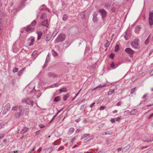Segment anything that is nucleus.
<instances>
[{
    "instance_id": "obj_1",
    "label": "nucleus",
    "mask_w": 153,
    "mask_h": 153,
    "mask_svg": "<svg viewBox=\"0 0 153 153\" xmlns=\"http://www.w3.org/2000/svg\"><path fill=\"white\" fill-rule=\"evenodd\" d=\"M65 35L64 33H61L59 35H58L55 41L56 42L58 43L62 42L65 40Z\"/></svg>"
},
{
    "instance_id": "obj_2",
    "label": "nucleus",
    "mask_w": 153,
    "mask_h": 153,
    "mask_svg": "<svg viewBox=\"0 0 153 153\" xmlns=\"http://www.w3.org/2000/svg\"><path fill=\"white\" fill-rule=\"evenodd\" d=\"M139 40L136 39L131 42L132 47L134 48H138L139 47Z\"/></svg>"
},
{
    "instance_id": "obj_3",
    "label": "nucleus",
    "mask_w": 153,
    "mask_h": 153,
    "mask_svg": "<svg viewBox=\"0 0 153 153\" xmlns=\"http://www.w3.org/2000/svg\"><path fill=\"white\" fill-rule=\"evenodd\" d=\"M149 24L150 25H153V11L149 12Z\"/></svg>"
},
{
    "instance_id": "obj_4",
    "label": "nucleus",
    "mask_w": 153,
    "mask_h": 153,
    "mask_svg": "<svg viewBox=\"0 0 153 153\" xmlns=\"http://www.w3.org/2000/svg\"><path fill=\"white\" fill-rule=\"evenodd\" d=\"M10 103H7L5 106L3 111L2 112V114L3 115H5L6 114L7 112L10 109Z\"/></svg>"
},
{
    "instance_id": "obj_5",
    "label": "nucleus",
    "mask_w": 153,
    "mask_h": 153,
    "mask_svg": "<svg viewBox=\"0 0 153 153\" xmlns=\"http://www.w3.org/2000/svg\"><path fill=\"white\" fill-rule=\"evenodd\" d=\"M99 13L102 16V19L105 17L107 14V12L104 9H100L99 10Z\"/></svg>"
},
{
    "instance_id": "obj_6",
    "label": "nucleus",
    "mask_w": 153,
    "mask_h": 153,
    "mask_svg": "<svg viewBox=\"0 0 153 153\" xmlns=\"http://www.w3.org/2000/svg\"><path fill=\"white\" fill-rule=\"evenodd\" d=\"M126 53H128L131 56H132V55L134 53V51L130 48H127L125 50Z\"/></svg>"
},
{
    "instance_id": "obj_7",
    "label": "nucleus",
    "mask_w": 153,
    "mask_h": 153,
    "mask_svg": "<svg viewBox=\"0 0 153 153\" xmlns=\"http://www.w3.org/2000/svg\"><path fill=\"white\" fill-rule=\"evenodd\" d=\"M26 31L29 33L35 30V28L31 25H29L26 28Z\"/></svg>"
},
{
    "instance_id": "obj_8",
    "label": "nucleus",
    "mask_w": 153,
    "mask_h": 153,
    "mask_svg": "<svg viewBox=\"0 0 153 153\" xmlns=\"http://www.w3.org/2000/svg\"><path fill=\"white\" fill-rule=\"evenodd\" d=\"M42 25L48 27L49 26V24L48 21V19H46L45 20H43L42 22Z\"/></svg>"
},
{
    "instance_id": "obj_9",
    "label": "nucleus",
    "mask_w": 153,
    "mask_h": 153,
    "mask_svg": "<svg viewBox=\"0 0 153 153\" xmlns=\"http://www.w3.org/2000/svg\"><path fill=\"white\" fill-rule=\"evenodd\" d=\"M25 102L27 104L31 105L32 106H33V101H31L30 99L26 98L25 99Z\"/></svg>"
},
{
    "instance_id": "obj_10",
    "label": "nucleus",
    "mask_w": 153,
    "mask_h": 153,
    "mask_svg": "<svg viewBox=\"0 0 153 153\" xmlns=\"http://www.w3.org/2000/svg\"><path fill=\"white\" fill-rule=\"evenodd\" d=\"M28 128L27 127H24L20 132V133L21 134H24L28 131Z\"/></svg>"
},
{
    "instance_id": "obj_11",
    "label": "nucleus",
    "mask_w": 153,
    "mask_h": 153,
    "mask_svg": "<svg viewBox=\"0 0 153 153\" xmlns=\"http://www.w3.org/2000/svg\"><path fill=\"white\" fill-rule=\"evenodd\" d=\"M111 5V2H106L105 4V7L107 9H110Z\"/></svg>"
},
{
    "instance_id": "obj_12",
    "label": "nucleus",
    "mask_w": 153,
    "mask_h": 153,
    "mask_svg": "<svg viewBox=\"0 0 153 153\" xmlns=\"http://www.w3.org/2000/svg\"><path fill=\"white\" fill-rule=\"evenodd\" d=\"M48 76L50 78L52 77L53 78H55L58 77V75L55 74L54 73H50L48 74Z\"/></svg>"
},
{
    "instance_id": "obj_13",
    "label": "nucleus",
    "mask_w": 153,
    "mask_h": 153,
    "mask_svg": "<svg viewBox=\"0 0 153 153\" xmlns=\"http://www.w3.org/2000/svg\"><path fill=\"white\" fill-rule=\"evenodd\" d=\"M3 20L0 17V33H1V30L3 28Z\"/></svg>"
},
{
    "instance_id": "obj_14",
    "label": "nucleus",
    "mask_w": 153,
    "mask_h": 153,
    "mask_svg": "<svg viewBox=\"0 0 153 153\" xmlns=\"http://www.w3.org/2000/svg\"><path fill=\"white\" fill-rule=\"evenodd\" d=\"M36 33L37 34L38 37L37 38V40H39L41 38L42 33L41 31H37Z\"/></svg>"
},
{
    "instance_id": "obj_15",
    "label": "nucleus",
    "mask_w": 153,
    "mask_h": 153,
    "mask_svg": "<svg viewBox=\"0 0 153 153\" xmlns=\"http://www.w3.org/2000/svg\"><path fill=\"white\" fill-rule=\"evenodd\" d=\"M19 49L18 48H17L16 47V45L14 44L13 46V52L16 53L19 51Z\"/></svg>"
},
{
    "instance_id": "obj_16",
    "label": "nucleus",
    "mask_w": 153,
    "mask_h": 153,
    "mask_svg": "<svg viewBox=\"0 0 153 153\" xmlns=\"http://www.w3.org/2000/svg\"><path fill=\"white\" fill-rule=\"evenodd\" d=\"M74 128L72 127L70 128L68 131V134L69 135L71 134L72 133H73V132H74Z\"/></svg>"
},
{
    "instance_id": "obj_17",
    "label": "nucleus",
    "mask_w": 153,
    "mask_h": 153,
    "mask_svg": "<svg viewBox=\"0 0 153 153\" xmlns=\"http://www.w3.org/2000/svg\"><path fill=\"white\" fill-rule=\"evenodd\" d=\"M19 112L22 115L24 113V108L22 106H20L19 107Z\"/></svg>"
},
{
    "instance_id": "obj_18",
    "label": "nucleus",
    "mask_w": 153,
    "mask_h": 153,
    "mask_svg": "<svg viewBox=\"0 0 153 153\" xmlns=\"http://www.w3.org/2000/svg\"><path fill=\"white\" fill-rule=\"evenodd\" d=\"M47 18V14L46 13H43L41 16L40 19L43 20L45 18Z\"/></svg>"
},
{
    "instance_id": "obj_19",
    "label": "nucleus",
    "mask_w": 153,
    "mask_h": 153,
    "mask_svg": "<svg viewBox=\"0 0 153 153\" xmlns=\"http://www.w3.org/2000/svg\"><path fill=\"white\" fill-rule=\"evenodd\" d=\"M137 110L136 109H132L130 112V115L135 114L137 112Z\"/></svg>"
},
{
    "instance_id": "obj_20",
    "label": "nucleus",
    "mask_w": 153,
    "mask_h": 153,
    "mask_svg": "<svg viewBox=\"0 0 153 153\" xmlns=\"http://www.w3.org/2000/svg\"><path fill=\"white\" fill-rule=\"evenodd\" d=\"M24 68L20 70L18 73L17 75L19 76H20L23 73Z\"/></svg>"
},
{
    "instance_id": "obj_21",
    "label": "nucleus",
    "mask_w": 153,
    "mask_h": 153,
    "mask_svg": "<svg viewBox=\"0 0 153 153\" xmlns=\"http://www.w3.org/2000/svg\"><path fill=\"white\" fill-rule=\"evenodd\" d=\"M36 21L35 20H34L31 22V24L30 25L34 27V26L36 25Z\"/></svg>"
},
{
    "instance_id": "obj_22",
    "label": "nucleus",
    "mask_w": 153,
    "mask_h": 153,
    "mask_svg": "<svg viewBox=\"0 0 153 153\" xmlns=\"http://www.w3.org/2000/svg\"><path fill=\"white\" fill-rule=\"evenodd\" d=\"M54 148V147H50L47 149V151L49 153H50L53 149Z\"/></svg>"
},
{
    "instance_id": "obj_23",
    "label": "nucleus",
    "mask_w": 153,
    "mask_h": 153,
    "mask_svg": "<svg viewBox=\"0 0 153 153\" xmlns=\"http://www.w3.org/2000/svg\"><path fill=\"white\" fill-rule=\"evenodd\" d=\"M34 41H35V39L34 38H32L31 39L30 42L29 43V45H32L33 44Z\"/></svg>"
},
{
    "instance_id": "obj_24",
    "label": "nucleus",
    "mask_w": 153,
    "mask_h": 153,
    "mask_svg": "<svg viewBox=\"0 0 153 153\" xmlns=\"http://www.w3.org/2000/svg\"><path fill=\"white\" fill-rule=\"evenodd\" d=\"M129 114H130V112L129 110H127L125 111L124 112V116H126L127 115Z\"/></svg>"
},
{
    "instance_id": "obj_25",
    "label": "nucleus",
    "mask_w": 153,
    "mask_h": 153,
    "mask_svg": "<svg viewBox=\"0 0 153 153\" xmlns=\"http://www.w3.org/2000/svg\"><path fill=\"white\" fill-rule=\"evenodd\" d=\"M111 68H112L113 69H115L117 67V66H115V65L114 62H112L111 63Z\"/></svg>"
},
{
    "instance_id": "obj_26",
    "label": "nucleus",
    "mask_w": 153,
    "mask_h": 153,
    "mask_svg": "<svg viewBox=\"0 0 153 153\" xmlns=\"http://www.w3.org/2000/svg\"><path fill=\"white\" fill-rule=\"evenodd\" d=\"M69 97V95L68 94H66L65 95L63 98V100L64 101H66L67 99Z\"/></svg>"
},
{
    "instance_id": "obj_27",
    "label": "nucleus",
    "mask_w": 153,
    "mask_h": 153,
    "mask_svg": "<svg viewBox=\"0 0 153 153\" xmlns=\"http://www.w3.org/2000/svg\"><path fill=\"white\" fill-rule=\"evenodd\" d=\"M115 90L114 89L110 90V91L108 93V95H109L114 92Z\"/></svg>"
},
{
    "instance_id": "obj_28",
    "label": "nucleus",
    "mask_w": 153,
    "mask_h": 153,
    "mask_svg": "<svg viewBox=\"0 0 153 153\" xmlns=\"http://www.w3.org/2000/svg\"><path fill=\"white\" fill-rule=\"evenodd\" d=\"M67 19H68L67 16L66 14L64 15L62 17L63 20L64 21H66Z\"/></svg>"
},
{
    "instance_id": "obj_29",
    "label": "nucleus",
    "mask_w": 153,
    "mask_h": 153,
    "mask_svg": "<svg viewBox=\"0 0 153 153\" xmlns=\"http://www.w3.org/2000/svg\"><path fill=\"white\" fill-rule=\"evenodd\" d=\"M51 52L53 55L54 56H57L58 55V54L55 51L53 50H52L51 51Z\"/></svg>"
},
{
    "instance_id": "obj_30",
    "label": "nucleus",
    "mask_w": 153,
    "mask_h": 153,
    "mask_svg": "<svg viewBox=\"0 0 153 153\" xmlns=\"http://www.w3.org/2000/svg\"><path fill=\"white\" fill-rule=\"evenodd\" d=\"M119 49V47L118 45H116L115 47V48L114 49V51L115 52L118 51Z\"/></svg>"
},
{
    "instance_id": "obj_31",
    "label": "nucleus",
    "mask_w": 153,
    "mask_h": 153,
    "mask_svg": "<svg viewBox=\"0 0 153 153\" xmlns=\"http://www.w3.org/2000/svg\"><path fill=\"white\" fill-rule=\"evenodd\" d=\"M93 20L94 22H97L98 21V18L97 17H93Z\"/></svg>"
},
{
    "instance_id": "obj_32",
    "label": "nucleus",
    "mask_w": 153,
    "mask_h": 153,
    "mask_svg": "<svg viewBox=\"0 0 153 153\" xmlns=\"http://www.w3.org/2000/svg\"><path fill=\"white\" fill-rule=\"evenodd\" d=\"M89 135V134H84L81 137V139H83Z\"/></svg>"
},
{
    "instance_id": "obj_33",
    "label": "nucleus",
    "mask_w": 153,
    "mask_h": 153,
    "mask_svg": "<svg viewBox=\"0 0 153 153\" xmlns=\"http://www.w3.org/2000/svg\"><path fill=\"white\" fill-rule=\"evenodd\" d=\"M19 112H18L15 114V117L16 118H19L20 116L22 115Z\"/></svg>"
},
{
    "instance_id": "obj_34",
    "label": "nucleus",
    "mask_w": 153,
    "mask_h": 153,
    "mask_svg": "<svg viewBox=\"0 0 153 153\" xmlns=\"http://www.w3.org/2000/svg\"><path fill=\"white\" fill-rule=\"evenodd\" d=\"M46 41L48 42L49 41L50 39H51V37L49 35H47L46 37Z\"/></svg>"
},
{
    "instance_id": "obj_35",
    "label": "nucleus",
    "mask_w": 153,
    "mask_h": 153,
    "mask_svg": "<svg viewBox=\"0 0 153 153\" xmlns=\"http://www.w3.org/2000/svg\"><path fill=\"white\" fill-rule=\"evenodd\" d=\"M131 146L130 145H128L126 146L124 149H126V151H127L131 147Z\"/></svg>"
},
{
    "instance_id": "obj_36",
    "label": "nucleus",
    "mask_w": 153,
    "mask_h": 153,
    "mask_svg": "<svg viewBox=\"0 0 153 153\" xmlns=\"http://www.w3.org/2000/svg\"><path fill=\"white\" fill-rule=\"evenodd\" d=\"M105 85H106L105 84H104L103 85H99L96 87V88H94V89H96L98 87L101 88L102 87H104V86H105Z\"/></svg>"
},
{
    "instance_id": "obj_37",
    "label": "nucleus",
    "mask_w": 153,
    "mask_h": 153,
    "mask_svg": "<svg viewBox=\"0 0 153 153\" xmlns=\"http://www.w3.org/2000/svg\"><path fill=\"white\" fill-rule=\"evenodd\" d=\"M19 69L17 68H14L13 70V71L14 73L18 71Z\"/></svg>"
},
{
    "instance_id": "obj_38",
    "label": "nucleus",
    "mask_w": 153,
    "mask_h": 153,
    "mask_svg": "<svg viewBox=\"0 0 153 153\" xmlns=\"http://www.w3.org/2000/svg\"><path fill=\"white\" fill-rule=\"evenodd\" d=\"M18 108V106H13L12 108V110L13 111H16Z\"/></svg>"
},
{
    "instance_id": "obj_39",
    "label": "nucleus",
    "mask_w": 153,
    "mask_h": 153,
    "mask_svg": "<svg viewBox=\"0 0 153 153\" xmlns=\"http://www.w3.org/2000/svg\"><path fill=\"white\" fill-rule=\"evenodd\" d=\"M98 15V12L97 11L94 12L93 14V17H97Z\"/></svg>"
},
{
    "instance_id": "obj_40",
    "label": "nucleus",
    "mask_w": 153,
    "mask_h": 153,
    "mask_svg": "<svg viewBox=\"0 0 153 153\" xmlns=\"http://www.w3.org/2000/svg\"><path fill=\"white\" fill-rule=\"evenodd\" d=\"M109 131H107V132H103L102 133V134L103 135H107V134H111L109 133Z\"/></svg>"
},
{
    "instance_id": "obj_41",
    "label": "nucleus",
    "mask_w": 153,
    "mask_h": 153,
    "mask_svg": "<svg viewBox=\"0 0 153 153\" xmlns=\"http://www.w3.org/2000/svg\"><path fill=\"white\" fill-rule=\"evenodd\" d=\"M60 99L59 97V96L55 97L54 99V100L56 102L58 101Z\"/></svg>"
},
{
    "instance_id": "obj_42",
    "label": "nucleus",
    "mask_w": 153,
    "mask_h": 153,
    "mask_svg": "<svg viewBox=\"0 0 153 153\" xmlns=\"http://www.w3.org/2000/svg\"><path fill=\"white\" fill-rule=\"evenodd\" d=\"M149 36L146 39L145 42V44L146 45H148L149 43Z\"/></svg>"
},
{
    "instance_id": "obj_43",
    "label": "nucleus",
    "mask_w": 153,
    "mask_h": 153,
    "mask_svg": "<svg viewBox=\"0 0 153 153\" xmlns=\"http://www.w3.org/2000/svg\"><path fill=\"white\" fill-rule=\"evenodd\" d=\"M57 33H58L57 30H56L53 33L52 36L54 37L57 34Z\"/></svg>"
},
{
    "instance_id": "obj_44",
    "label": "nucleus",
    "mask_w": 153,
    "mask_h": 153,
    "mask_svg": "<svg viewBox=\"0 0 153 153\" xmlns=\"http://www.w3.org/2000/svg\"><path fill=\"white\" fill-rule=\"evenodd\" d=\"M135 87L134 88H132L131 89L130 92L131 94H132L135 91Z\"/></svg>"
},
{
    "instance_id": "obj_45",
    "label": "nucleus",
    "mask_w": 153,
    "mask_h": 153,
    "mask_svg": "<svg viewBox=\"0 0 153 153\" xmlns=\"http://www.w3.org/2000/svg\"><path fill=\"white\" fill-rule=\"evenodd\" d=\"M114 56V55L113 53H111L109 55L110 57L111 58H113Z\"/></svg>"
},
{
    "instance_id": "obj_46",
    "label": "nucleus",
    "mask_w": 153,
    "mask_h": 153,
    "mask_svg": "<svg viewBox=\"0 0 153 153\" xmlns=\"http://www.w3.org/2000/svg\"><path fill=\"white\" fill-rule=\"evenodd\" d=\"M64 148V146H61L60 147H59L58 149V151H60L62 149H63Z\"/></svg>"
},
{
    "instance_id": "obj_47",
    "label": "nucleus",
    "mask_w": 153,
    "mask_h": 153,
    "mask_svg": "<svg viewBox=\"0 0 153 153\" xmlns=\"http://www.w3.org/2000/svg\"><path fill=\"white\" fill-rule=\"evenodd\" d=\"M109 44H110L109 42H108L105 44V47H107L109 46Z\"/></svg>"
},
{
    "instance_id": "obj_48",
    "label": "nucleus",
    "mask_w": 153,
    "mask_h": 153,
    "mask_svg": "<svg viewBox=\"0 0 153 153\" xmlns=\"http://www.w3.org/2000/svg\"><path fill=\"white\" fill-rule=\"evenodd\" d=\"M38 51H34L32 54L33 55H36L37 54Z\"/></svg>"
},
{
    "instance_id": "obj_49",
    "label": "nucleus",
    "mask_w": 153,
    "mask_h": 153,
    "mask_svg": "<svg viewBox=\"0 0 153 153\" xmlns=\"http://www.w3.org/2000/svg\"><path fill=\"white\" fill-rule=\"evenodd\" d=\"M5 136V134H0V139L4 137Z\"/></svg>"
},
{
    "instance_id": "obj_50",
    "label": "nucleus",
    "mask_w": 153,
    "mask_h": 153,
    "mask_svg": "<svg viewBox=\"0 0 153 153\" xmlns=\"http://www.w3.org/2000/svg\"><path fill=\"white\" fill-rule=\"evenodd\" d=\"M127 32H126L125 33V34L124 37L125 38L126 40H128V39L127 38Z\"/></svg>"
},
{
    "instance_id": "obj_51",
    "label": "nucleus",
    "mask_w": 153,
    "mask_h": 153,
    "mask_svg": "<svg viewBox=\"0 0 153 153\" xmlns=\"http://www.w3.org/2000/svg\"><path fill=\"white\" fill-rule=\"evenodd\" d=\"M153 117V113L152 114H151L150 116H149L148 118V119H151V118H152V117Z\"/></svg>"
},
{
    "instance_id": "obj_52",
    "label": "nucleus",
    "mask_w": 153,
    "mask_h": 153,
    "mask_svg": "<svg viewBox=\"0 0 153 153\" xmlns=\"http://www.w3.org/2000/svg\"><path fill=\"white\" fill-rule=\"evenodd\" d=\"M105 107L104 106H101L100 108V110H103L105 109Z\"/></svg>"
},
{
    "instance_id": "obj_53",
    "label": "nucleus",
    "mask_w": 153,
    "mask_h": 153,
    "mask_svg": "<svg viewBox=\"0 0 153 153\" xmlns=\"http://www.w3.org/2000/svg\"><path fill=\"white\" fill-rule=\"evenodd\" d=\"M122 104V102H118L117 103L116 105L117 106H119L121 105V104Z\"/></svg>"
},
{
    "instance_id": "obj_54",
    "label": "nucleus",
    "mask_w": 153,
    "mask_h": 153,
    "mask_svg": "<svg viewBox=\"0 0 153 153\" xmlns=\"http://www.w3.org/2000/svg\"><path fill=\"white\" fill-rule=\"evenodd\" d=\"M4 126V124L3 123H0V129L2 128Z\"/></svg>"
},
{
    "instance_id": "obj_55",
    "label": "nucleus",
    "mask_w": 153,
    "mask_h": 153,
    "mask_svg": "<svg viewBox=\"0 0 153 153\" xmlns=\"http://www.w3.org/2000/svg\"><path fill=\"white\" fill-rule=\"evenodd\" d=\"M115 119H111V122L112 123H114L115 122Z\"/></svg>"
},
{
    "instance_id": "obj_56",
    "label": "nucleus",
    "mask_w": 153,
    "mask_h": 153,
    "mask_svg": "<svg viewBox=\"0 0 153 153\" xmlns=\"http://www.w3.org/2000/svg\"><path fill=\"white\" fill-rule=\"evenodd\" d=\"M25 6V5L24 4H22V5L20 7V8H18V10H21V9H22Z\"/></svg>"
},
{
    "instance_id": "obj_57",
    "label": "nucleus",
    "mask_w": 153,
    "mask_h": 153,
    "mask_svg": "<svg viewBox=\"0 0 153 153\" xmlns=\"http://www.w3.org/2000/svg\"><path fill=\"white\" fill-rule=\"evenodd\" d=\"M95 104V102H93L90 105V107L91 108H92L94 106Z\"/></svg>"
},
{
    "instance_id": "obj_58",
    "label": "nucleus",
    "mask_w": 153,
    "mask_h": 153,
    "mask_svg": "<svg viewBox=\"0 0 153 153\" xmlns=\"http://www.w3.org/2000/svg\"><path fill=\"white\" fill-rule=\"evenodd\" d=\"M120 117H118L116 118H115V120H116V121H118L120 120Z\"/></svg>"
},
{
    "instance_id": "obj_59",
    "label": "nucleus",
    "mask_w": 153,
    "mask_h": 153,
    "mask_svg": "<svg viewBox=\"0 0 153 153\" xmlns=\"http://www.w3.org/2000/svg\"><path fill=\"white\" fill-rule=\"evenodd\" d=\"M56 117V116L55 115L53 117L52 119L50 121V123H51L52 121L53 120V119Z\"/></svg>"
},
{
    "instance_id": "obj_60",
    "label": "nucleus",
    "mask_w": 153,
    "mask_h": 153,
    "mask_svg": "<svg viewBox=\"0 0 153 153\" xmlns=\"http://www.w3.org/2000/svg\"><path fill=\"white\" fill-rule=\"evenodd\" d=\"M55 86L54 85V84L48 87V88H54Z\"/></svg>"
},
{
    "instance_id": "obj_61",
    "label": "nucleus",
    "mask_w": 153,
    "mask_h": 153,
    "mask_svg": "<svg viewBox=\"0 0 153 153\" xmlns=\"http://www.w3.org/2000/svg\"><path fill=\"white\" fill-rule=\"evenodd\" d=\"M122 149V148L121 147L117 149V151L118 152H119L121 151Z\"/></svg>"
},
{
    "instance_id": "obj_62",
    "label": "nucleus",
    "mask_w": 153,
    "mask_h": 153,
    "mask_svg": "<svg viewBox=\"0 0 153 153\" xmlns=\"http://www.w3.org/2000/svg\"><path fill=\"white\" fill-rule=\"evenodd\" d=\"M42 149V148L41 147H40L37 150L38 152H40L41 151Z\"/></svg>"
},
{
    "instance_id": "obj_63",
    "label": "nucleus",
    "mask_w": 153,
    "mask_h": 153,
    "mask_svg": "<svg viewBox=\"0 0 153 153\" xmlns=\"http://www.w3.org/2000/svg\"><path fill=\"white\" fill-rule=\"evenodd\" d=\"M75 140V138H73L71 140V143H73L74 142V140Z\"/></svg>"
},
{
    "instance_id": "obj_64",
    "label": "nucleus",
    "mask_w": 153,
    "mask_h": 153,
    "mask_svg": "<svg viewBox=\"0 0 153 153\" xmlns=\"http://www.w3.org/2000/svg\"><path fill=\"white\" fill-rule=\"evenodd\" d=\"M54 84V85L55 87H58L59 86V84L57 83H56Z\"/></svg>"
}]
</instances>
